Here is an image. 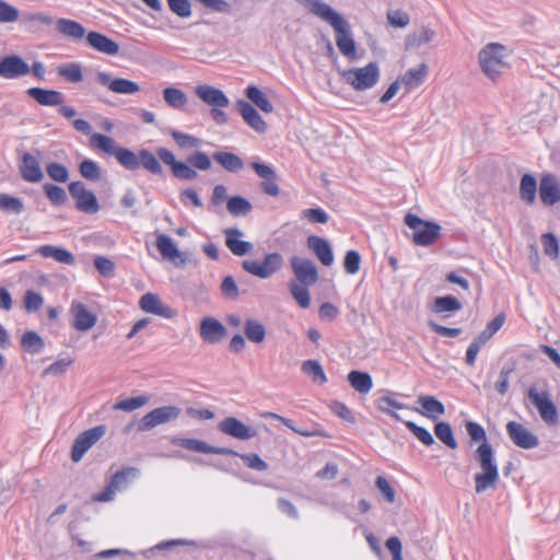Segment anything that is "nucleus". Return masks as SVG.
<instances>
[{"mask_svg":"<svg viewBox=\"0 0 560 560\" xmlns=\"http://www.w3.org/2000/svg\"><path fill=\"white\" fill-rule=\"evenodd\" d=\"M474 458L480 467L475 479V491L480 494L494 490L500 479L494 451L489 443H481L475 451Z\"/></svg>","mask_w":560,"mask_h":560,"instance_id":"obj_1","label":"nucleus"},{"mask_svg":"<svg viewBox=\"0 0 560 560\" xmlns=\"http://www.w3.org/2000/svg\"><path fill=\"white\" fill-rule=\"evenodd\" d=\"M506 48L498 43H489L478 54V62L481 72L492 81L508 69Z\"/></svg>","mask_w":560,"mask_h":560,"instance_id":"obj_2","label":"nucleus"},{"mask_svg":"<svg viewBox=\"0 0 560 560\" xmlns=\"http://www.w3.org/2000/svg\"><path fill=\"white\" fill-rule=\"evenodd\" d=\"M345 82L355 91H364L376 85L380 79V68L376 62H370L361 68H350L341 71Z\"/></svg>","mask_w":560,"mask_h":560,"instance_id":"obj_3","label":"nucleus"},{"mask_svg":"<svg viewBox=\"0 0 560 560\" xmlns=\"http://www.w3.org/2000/svg\"><path fill=\"white\" fill-rule=\"evenodd\" d=\"M405 224L413 231L412 241L418 246L432 245L438 240L441 231L438 223L424 221L413 213L406 214Z\"/></svg>","mask_w":560,"mask_h":560,"instance_id":"obj_4","label":"nucleus"},{"mask_svg":"<svg viewBox=\"0 0 560 560\" xmlns=\"http://www.w3.org/2000/svg\"><path fill=\"white\" fill-rule=\"evenodd\" d=\"M327 23L336 32V45L339 51L350 60L357 58V45L348 22L337 12Z\"/></svg>","mask_w":560,"mask_h":560,"instance_id":"obj_5","label":"nucleus"},{"mask_svg":"<svg viewBox=\"0 0 560 560\" xmlns=\"http://www.w3.org/2000/svg\"><path fill=\"white\" fill-rule=\"evenodd\" d=\"M284 264L283 257L279 253L267 254L262 260H243L242 267L248 273L259 278L268 279L278 272Z\"/></svg>","mask_w":560,"mask_h":560,"instance_id":"obj_6","label":"nucleus"},{"mask_svg":"<svg viewBox=\"0 0 560 560\" xmlns=\"http://www.w3.org/2000/svg\"><path fill=\"white\" fill-rule=\"evenodd\" d=\"M182 413L177 406H162L143 416L139 422V431H150L160 424L176 420Z\"/></svg>","mask_w":560,"mask_h":560,"instance_id":"obj_7","label":"nucleus"},{"mask_svg":"<svg viewBox=\"0 0 560 560\" xmlns=\"http://www.w3.org/2000/svg\"><path fill=\"white\" fill-rule=\"evenodd\" d=\"M69 192L75 200V207L79 211L94 214L100 211V203L95 194L86 189L82 182H73L69 185Z\"/></svg>","mask_w":560,"mask_h":560,"instance_id":"obj_8","label":"nucleus"},{"mask_svg":"<svg viewBox=\"0 0 560 560\" xmlns=\"http://www.w3.org/2000/svg\"><path fill=\"white\" fill-rule=\"evenodd\" d=\"M106 433L105 425H97L81 433L72 445L71 458L74 463L82 459L84 454Z\"/></svg>","mask_w":560,"mask_h":560,"instance_id":"obj_9","label":"nucleus"},{"mask_svg":"<svg viewBox=\"0 0 560 560\" xmlns=\"http://www.w3.org/2000/svg\"><path fill=\"white\" fill-rule=\"evenodd\" d=\"M527 395L546 424L555 425L558 423V411L548 393H539L535 387H532L528 389Z\"/></svg>","mask_w":560,"mask_h":560,"instance_id":"obj_10","label":"nucleus"},{"mask_svg":"<svg viewBox=\"0 0 560 560\" xmlns=\"http://www.w3.org/2000/svg\"><path fill=\"white\" fill-rule=\"evenodd\" d=\"M158 158L171 167L174 177L185 180H194L198 177L197 171L189 164L177 161L174 153L165 148L156 150Z\"/></svg>","mask_w":560,"mask_h":560,"instance_id":"obj_11","label":"nucleus"},{"mask_svg":"<svg viewBox=\"0 0 560 560\" xmlns=\"http://www.w3.org/2000/svg\"><path fill=\"white\" fill-rule=\"evenodd\" d=\"M290 266L300 284L310 287L317 282L318 271L311 259L293 256Z\"/></svg>","mask_w":560,"mask_h":560,"instance_id":"obj_12","label":"nucleus"},{"mask_svg":"<svg viewBox=\"0 0 560 560\" xmlns=\"http://www.w3.org/2000/svg\"><path fill=\"white\" fill-rule=\"evenodd\" d=\"M218 429L229 436L246 441L257 436V430L238 420L235 417H226L219 422Z\"/></svg>","mask_w":560,"mask_h":560,"instance_id":"obj_13","label":"nucleus"},{"mask_svg":"<svg viewBox=\"0 0 560 560\" xmlns=\"http://www.w3.org/2000/svg\"><path fill=\"white\" fill-rule=\"evenodd\" d=\"M96 80L100 84L108 88L116 94L131 95L138 93L141 89L135 81L124 78H112L108 72L100 71L96 73Z\"/></svg>","mask_w":560,"mask_h":560,"instance_id":"obj_14","label":"nucleus"},{"mask_svg":"<svg viewBox=\"0 0 560 560\" xmlns=\"http://www.w3.org/2000/svg\"><path fill=\"white\" fill-rule=\"evenodd\" d=\"M31 72L28 63L19 55H9L0 60V77L13 80Z\"/></svg>","mask_w":560,"mask_h":560,"instance_id":"obj_15","label":"nucleus"},{"mask_svg":"<svg viewBox=\"0 0 560 560\" xmlns=\"http://www.w3.org/2000/svg\"><path fill=\"white\" fill-rule=\"evenodd\" d=\"M156 248L164 259L172 261L177 267H184L189 261L187 255L178 250L176 244L168 235H158Z\"/></svg>","mask_w":560,"mask_h":560,"instance_id":"obj_16","label":"nucleus"},{"mask_svg":"<svg viewBox=\"0 0 560 560\" xmlns=\"http://www.w3.org/2000/svg\"><path fill=\"white\" fill-rule=\"evenodd\" d=\"M506 431L510 436V439L522 448H534L538 446L539 440L538 438L532 433L527 428H525L523 424L510 421L506 424Z\"/></svg>","mask_w":560,"mask_h":560,"instance_id":"obj_17","label":"nucleus"},{"mask_svg":"<svg viewBox=\"0 0 560 560\" xmlns=\"http://www.w3.org/2000/svg\"><path fill=\"white\" fill-rule=\"evenodd\" d=\"M539 198L548 207L560 201V184L551 173H546L540 177Z\"/></svg>","mask_w":560,"mask_h":560,"instance_id":"obj_18","label":"nucleus"},{"mask_svg":"<svg viewBox=\"0 0 560 560\" xmlns=\"http://www.w3.org/2000/svg\"><path fill=\"white\" fill-rule=\"evenodd\" d=\"M70 314L73 316L72 326L77 330L86 331L96 325L97 316L81 302L73 301L71 303Z\"/></svg>","mask_w":560,"mask_h":560,"instance_id":"obj_19","label":"nucleus"},{"mask_svg":"<svg viewBox=\"0 0 560 560\" xmlns=\"http://www.w3.org/2000/svg\"><path fill=\"white\" fill-rule=\"evenodd\" d=\"M196 96L205 104L214 107H228L230 105L229 97L220 89L209 85L200 84L195 88Z\"/></svg>","mask_w":560,"mask_h":560,"instance_id":"obj_20","label":"nucleus"},{"mask_svg":"<svg viewBox=\"0 0 560 560\" xmlns=\"http://www.w3.org/2000/svg\"><path fill=\"white\" fill-rule=\"evenodd\" d=\"M38 152L37 155L32 153H24L22 156V162L20 164L21 176L25 182L28 183H38L44 178V173L40 167Z\"/></svg>","mask_w":560,"mask_h":560,"instance_id":"obj_21","label":"nucleus"},{"mask_svg":"<svg viewBox=\"0 0 560 560\" xmlns=\"http://www.w3.org/2000/svg\"><path fill=\"white\" fill-rule=\"evenodd\" d=\"M173 444L184 447L186 450L203 453V454H218V455H237V452L226 447H214L201 440L197 439H174Z\"/></svg>","mask_w":560,"mask_h":560,"instance_id":"obj_22","label":"nucleus"},{"mask_svg":"<svg viewBox=\"0 0 560 560\" xmlns=\"http://www.w3.org/2000/svg\"><path fill=\"white\" fill-rule=\"evenodd\" d=\"M225 245L235 256H244L253 250V244L243 241L244 232L237 228L224 230Z\"/></svg>","mask_w":560,"mask_h":560,"instance_id":"obj_23","label":"nucleus"},{"mask_svg":"<svg viewBox=\"0 0 560 560\" xmlns=\"http://www.w3.org/2000/svg\"><path fill=\"white\" fill-rule=\"evenodd\" d=\"M225 327L213 317L201 319L199 334L203 341L214 345L225 336Z\"/></svg>","mask_w":560,"mask_h":560,"instance_id":"obj_24","label":"nucleus"},{"mask_svg":"<svg viewBox=\"0 0 560 560\" xmlns=\"http://www.w3.org/2000/svg\"><path fill=\"white\" fill-rule=\"evenodd\" d=\"M236 108L241 114L244 121L259 133L266 131V122L259 113L254 108L252 104L246 101L240 100L236 102Z\"/></svg>","mask_w":560,"mask_h":560,"instance_id":"obj_25","label":"nucleus"},{"mask_svg":"<svg viewBox=\"0 0 560 560\" xmlns=\"http://www.w3.org/2000/svg\"><path fill=\"white\" fill-rule=\"evenodd\" d=\"M307 247L316 255L318 260L326 267L334 264L332 248L329 242L316 235H311L307 238Z\"/></svg>","mask_w":560,"mask_h":560,"instance_id":"obj_26","label":"nucleus"},{"mask_svg":"<svg viewBox=\"0 0 560 560\" xmlns=\"http://www.w3.org/2000/svg\"><path fill=\"white\" fill-rule=\"evenodd\" d=\"M26 93L42 106H60L65 102L63 94L56 90L30 88Z\"/></svg>","mask_w":560,"mask_h":560,"instance_id":"obj_27","label":"nucleus"},{"mask_svg":"<svg viewBox=\"0 0 560 560\" xmlns=\"http://www.w3.org/2000/svg\"><path fill=\"white\" fill-rule=\"evenodd\" d=\"M88 44L98 52L116 56L119 52V45L98 32H90L86 35Z\"/></svg>","mask_w":560,"mask_h":560,"instance_id":"obj_28","label":"nucleus"},{"mask_svg":"<svg viewBox=\"0 0 560 560\" xmlns=\"http://www.w3.org/2000/svg\"><path fill=\"white\" fill-rule=\"evenodd\" d=\"M139 305L142 311L166 318L173 316V311L168 306H164L160 298L153 293H145L141 296Z\"/></svg>","mask_w":560,"mask_h":560,"instance_id":"obj_29","label":"nucleus"},{"mask_svg":"<svg viewBox=\"0 0 560 560\" xmlns=\"http://www.w3.org/2000/svg\"><path fill=\"white\" fill-rule=\"evenodd\" d=\"M417 402L421 406V410L417 409L422 416L435 420L445 413L444 405L434 396L420 395Z\"/></svg>","mask_w":560,"mask_h":560,"instance_id":"obj_30","label":"nucleus"},{"mask_svg":"<svg viewBox=\"0 0 560 560\" xmlns=\"http://www.w3.org/2000/svg\"><path fill=\"white\" fill-rule=\"evenodd\" d=\"M56 27L60 34L72 40H81L88 35L82 24L70 19H58Z\"/></svg>","mask_w":560,"mask_h":560,"instance_id":"obj_31","label":"nucleus"},{"mask_svg":"<svg viewBox=\"0 0 560 560\" xmlns=\"http://www.w3.org/2000/svg\"><path fill=\"white\" fill-rule=\"evenodd\" d=\"M375 405L381 412L388 415L398 421H404V419L397 411L408 409L405 404L395 399L392 394H387L377 398Z\"/></svg>","mask_w":560,"mask_h":560,"instance_id":"obj_32","label":"nucleus"},{"mask_svg":"<svg viewBox=\"0 0 560 560\" xmlns=\"http://www.w3.org/2000/svg\"><path fill=\"white\" fill-rule=\"evenodd\" d=\"M427 75L428 66L425 63H420L416 68H410L407 70L405 74L399 79V81L407 91H411L421 85L424 82Z\"/></svg>","mask_w":560,"mask_h":560,"instance_id":"obj_33","label":"nucleus"},{"mask_svg":"<svg viewBox=\"0 0 560 560\" xmlns=\"http://www.w3.org/2000/svg\"><path fill=\"white\" fill-rule=\"evenodd\" d=\"M36 253L45 258H52L54 260L65 264V265H74L75 258L69 250L57 247L54 245H43L36 249Z\"/></svg>","mask_w":560,"mask_h":560,"instance_id":"obj_34","label":"nucleus"},{"mask_svg":"<svg viewBox=\"0 0 560 560\" xmlns=\"http://www.w3.org/2000/svg\"><path fill=\"white\" fill-rule=\"evenodd\" d=\"M435 37V32L431 27L424 26L418 32H413L406 36L405 48L417 49L424 44L431 43Z\"/></svg>","mask_w":560,"mask_h":560,"instance_id":"obj_35","label":"nucleus"},{"mask_svg":"<svg viewBox=\"0 0 560 560\" xmlns=\"http://www.w3.org/2000/svg\"><path fill=\"white\" fill-rule=\"evenodd\" d=\"M164 102L172 108L183 110L188 104V96L180 89L168 86L162 91Z\"/></svg>","mask_w":560,"mask_h":560,"instance_id":"obj_36","label":"nucleus"},{"mask_svg":"<svg viewBox=\"0 0 560 560\" xmlns=\"http://www.w3.org/2000/svg\"><path fill=\"white\" fill-rule=\"evenodd\" d=\"M213 159L228 172L237 173L244 167L243 160L231 152L218 151L213 153Z\"/></svg>","mask_w":560,"mask_h":560,"instance_id":"obj_37","label":"nucleus"},{"mask_svg":"<svg viewBox=\"0 0 560 560\" xmlns=\"http://www.w3.org/2000/svg\"><path fill=\"white\" fill-rule=\"evenodd\" d=\"M140 476V469L137 467H126L118 471H116L110 483L118 491H122L129 485V482L136 480Z\"/></svg>","mask_w":560,"mask_h":560,"instance_id":"obj_38","label":"nucleus"},{"mask_svg":"<svg viewBox=\"0 0 560 560\" xmlns=\"http://www.w3.org/2000/svg\"><path fill=\"white\" fill-rule=\"evenodd\" d=\"M90 145L106 154L114 155L115 158L118 149L121 148L116 144V141L112 137L102 133H92L90 138Z\"/></svg>","mask_w":560,"mask_h":560,"instance_id":"obj_39","label":"nucleus"},{"mask_svg":"<svg viewBox=\"0 0 560 560\" xmlns=\"http://www.w3.org/2000/svg\"><path fill=\"white\" fill-rule=\"evenodd\" d=\"M299 4L307 8L313 14L328 22L337 12L322 0H295Z\"/></svg>","mask_w":560,"mask_h":560,"instance_id":"obj_40","label":"nucleus"},{"mask_svg":"<svg viewBox=\"0 0 560 560\" xmlns=\"http://www.w3.org/2000/svg\"><path fill=\"white\" fill-rule=\"evenodd\" d=\"M537 180L532 174H524L520 183V198L526 205H533L536 200Z\"/></svg>","mask_w":560,"mask_h":560,"instance_id":"obj_41","label":"nucleus"},{"mask_svg":"<svg viewBox=\"0 0 560 560\" xmlns=\"http://www.w3.org/2000/svg\"><path fill=\"white\" fill-rule=\"evenodd\" d=\"M348 382L360 394H368L373 387V381L369 373L351 371L348 374Z\"/></svg>","mask_w":560,"mask_h":560,"instance_id":"obj_42","label":"nucleus"},{"mask_svg":"<svg viewBox=\"0 0 560 560\" xmlns=\"http://www.w3.org/2000/svg\"><path fill=\"white\" fill-rule=\"evenodd\" d=\"M463 307L462 303L453 295L439 296L434 300L432 311L436 314L456 313Z\"/></svg>","mask_w":560,"mask_h":560,"instance_id":"obj_43","label":"nucleus"},{"mask_svg":"<svg viewBox=\"0 0 560 560\" xmlns=\"http://www.w3.org/2000/svg\"><path fill=\"white\" fill-rule=\"evenodd\" d=\"M246 96L247 98L254 103L260 110H262L266 114H270L273 112V105L268 100L267 95L259 90L255 85H249L246 89Z\"/></svg>","mask_w":560,"mask_h":560,"instance_id":"obj_44","label":"nucleus"},{"mask_svg":"<svg viewBox=\"0 0 560 560\" xmlns=\"http://www.w3.org/2000/svg\"><path fill=\"white\" fill-rule=\"evenodd\" d=\"M244 334L250 342L261 343L266 338V328L257 319L248 318L244 324Z\"/></svg>","mask_w":560,"mask_h":560,"instance_id":"obj_45","label":"nucleus"},{"mask_svg":"<svg viewBox=\"0 0 560 560\" xmlns=\"http://www.w3.org/2000/svg\"><path fill=\"white\" fill-rule=\"evenodd\" d=\"M301 370L304 374L311 377L315 384L323 385L327 382L326 373L316 360H306L302 363Z\"/></svg>","mask_w":560,"mask_h":560,"instance_id":"obj_46","label":"nucleus"},{"mask_svg":"<svg viewBox=\"0 0 560 560\" xmlns=\"http://www.w3.org/2000/svg\"><path fill=\"white\" fill-rule=\"evenodd\" d=\"M22 22L28 27L30 31L39 32L42 26L51 25L54 19L47 13L37 12L24 14Z\"/></svg>","mask_w":560,"mask_h":560,"instance_id":"obj_47","label":"nucleus"},{"mask_svg":"<svg viewBox=\"0 0 560 560\" xmlns=\"http://www.w3.org/2000/svg\"><path fill=\"white\" fill-rule=\"evenodd\" d=\"M226 209L232 215L240 217L248 214L252 211L253 206L246 198L233 196L228 199Z\"/></svg>","mask_w":560,"mask_h":560,"instance_id":"obj_48","label":"nucleus"},{"mask_svg":"<svg viewBox=\"0 0 560 560\" xmlns=\"http://www.w3.org/2000/svg\"><path fill=\"white\" fill-rule=\"evenodd\" d=\"M436 438L452 450L457 447L456 439L454 438L453 429L450 423L441 421L434 427Z\"/></svg>","mask_w":560,"mask_h":560,"instance_id":"obj_49","label":"nucleus"},{"mask_svg":"<svg viewBox=\"0 0 560 560\" xmlns=\"http://www.w3.org/2000/svg\"><path fill=\"white\" fill-rule=\"evenodd\" d=\"M140 166L153 175H161L163 173L159 159L147 149L140 150Z\"/></svg>","mask_w":560,"mask_h":560,"instance_id":"obj_50","label":"nucleus"},{"mask_svg":"<svg viewBox=\"0 0 560 560\" xmlns=\"http://www.w3.org/2000/svg\"><path fill=\"white\" fill-rule=\"evenodd\" d=\"M116 160L127 170H137L140 167V151L137 154L129 149L120 148Z\"/></svg>","mask_w":560,"mask_h":560,"instance_id":"obj_51","label":"nucleus"},{"mask_svg":"<svg viewBox=\"0 0 560 560\" xmlns=\"http://www.w3.org/2000/svg\"><path fill=\"white\" fill-rule=\"evenodd\" d=\"M57 71L60 77L71 83H79L83 79L82 68L75 62L61 65Z\"/></svg>","mask_w":560,"mask_h":560,"instance_id":"obj_52","label":"nucleus"},{"mask_svg":"<svg viewBox=\"0 0 560 560\" xmlns=\"http://www.w3.org/2000/svg\"><path fill=\"white\" fill-rule=\"evenodd\" d=\"M21 345L31 353H38L45 347L43 338L33 330H28L22 336Z\"/></svg>","mask_w":560,"mask_h":560,"instance_id":"obj_53","label":"nucleus"},{"mask_svg":"<svg viewBox=\"0 0 560 560\" xmlns=\"http://www.w3.org/2000/svg\"><path fill=\"white\" fill-rule=\"evenodd\" d=\"M289 289L293 299L302 308H307L310 306V292L305 285L292 281L289 283Z\"/></svg>","mask_w":560,"mask_h":560,"instance_id":"obj_54","label":"nucleus"},{"mask_svg":"<svg viewBox=\"0 0 560 560\" xmlns=\"http://www.w3.org/2000/svg\"><path fill=\"white\" fill-rule=\"evenodd\" d=\"M149 400L150 398L148 396H138L128 399H122L114 405V409L131 412L147 405Z\"/></svg>","mask_w":560,"mask_h":560,"instance_id":"obj_55","label":"nucleus"},{"mask_svg":"<svg viewBox=\"0 0 560 560\" xmlns=\"http://www.w3.org/2000/svg\"><path fill=\"white\" fill-rule=\"evenodd\" d=\"M405 422V425L408 428V430L421 442L423 443L424 445L427 446H431L434 444V438L433 435L430 433L429 430H427L425 428L423 427H420L418 424H416L415 422L412 421H404Z\"/></svg>","mask_w":560,"mask_h":560,"instance_id":"obj_56","label":"nucleus"},{"mask_svg":"<svg viewBox=\"0 0 560 560\" xmlns=\"http://www.w3.org/2000/svg\"><path fill=\"white\" fill-rule=\"evenodd\" d=\"M0 209L7 212L20 214L24 210V205L20 198L2 194L0 195Z\"/></svg>","mask_w":560,"mask_h":560,"instance_id":"obj_57","label":"nucleus"},{"mask_svg":"<svg viewBox=\"0 0 560 560\" xmlns=\"http://www.w3.org/2000/svg\"><path fill=\"white\" fill-rule=\"evenodd\" d=\"M44 191L47 196V198L57 206L65 205L68 200V196L63 188L52 185V184H45L44 185Z\"/></svg>","mask_w":560,"mask_h":560,"instance_id":"obj_58","label":"nucleus"},{"mask_svg":"<svg viewBox=\"0 0 560 560\" xmlns=\"http://www.w3.org/2000/svg\"><path fill=\"white\" fill-rule=\"evenodd\" d=\"M541 244L544 253L551 259H556L559 255V242L553 233H545L541 235Z\"/></svg>","mask_w":560,"mask_h":560,"instance_id":"obj_59","label":"nucleus"},{"mask_svg":"<svg viewBox=\"0 0 560 560\" xmlns=\"http://www.w3.org/2000/svg\"><path fill=\"white\" fill-rule=\"evenodd\" d=\"M80 174L85 179L96 182L101 178V167L92 160H84L80 164Z\"/></svg>","mask_w":560,"mask_h":560,"instance_id":"obj_60","label":"nucleus"},{"mask_svg":"<svg viewBox=\"0 0 560 560\" xmlns=\"http://www.w3.org/2000/svg\"><path fill=\"white\" fill-rule=\"evenodd\" d=\"M187 161L195 170L199 171H208L212 166V162L208 154L201 151H196L190 154Z\"/></svg>","mask_w":560,"mask_h":560,"instance_id":"obj_61","label":"nucleus"},{"mask_svg":"<svg viewBox=\"0 0 560 560\" xmlns=\"http://www.w3.org/2000/svg\"><path fill=\"white\" fill-rule=\"evenodd\" d=\"M48 176L58 183H66L69 178V172L67 167L60 163L52 162L46 166Z\"/></svg>","mask_w":560,"mask_h":560,"instance_id":"obj_62","label":"nucleus"},{"mask_svg":"<svg viewBox=\"0 0 560 560\" xmlns=\"http://www.w3.org/2000/svg\"><path fill=\"white\" fill-rule=\"evenodd\" d=\"M20 12L12 4L0 0V23H14L19 20Z\"/></svg>","mask_w":560,"mask_h":560,"instance_id":"obj_63","label":"nucleus"},{"mask_svg":"<svg viewBox=\"0 0 560 560\" xmlns=\"http://www.w3.org/2000/svg\"><path fill=\"white\" fill-rule=\"evenodd\" d=\"M361 256L357 250H348L343 259V267L347 273L355 275L360 270Z\"/></svg>","mask_w":560,"mask_h":560,"instance_id":"obj_64","label":"nucleus"}]
</instances>
